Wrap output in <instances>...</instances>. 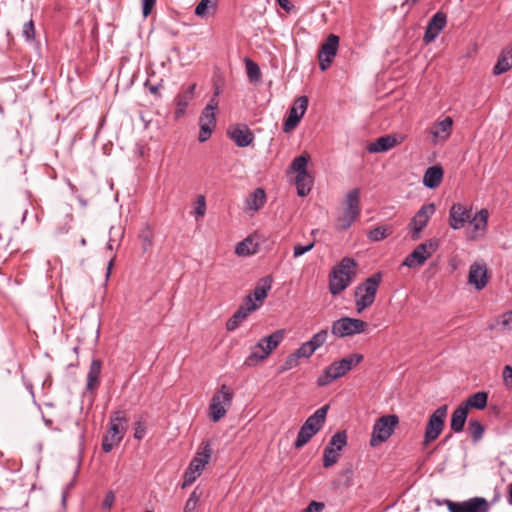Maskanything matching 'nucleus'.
<instances>
[{
  "label": "nucleus",
  "instance_id": "nucleus-1",
  "mask_svg": "<svg viewBox=\"0 0 512 512\" xmlns=\"http://www.w3.org/2000/svg\"><path fill=\"white\" fill-rule=\"evenodd\" d=\"M356 262L350 257H344L334 266L329 276V291L333 296L344 291L356 276Z\"/></svg>",
  "mask_w": 512,
  "mask_h": 512
},
{
  "label": "nucleus",
  "instance_id": "nucleus-2",
  "mask_svg": "<svg viewBox=\"0 0 512 512\" xmlns=\"http://www.w3.org/2000/svg\"><path fill=\"white\" fill-rule=\"evenodd\" d=\"M284 330H276L272 334L261 338L252 348L244 364L252 367L264 361L283 341Z\"/></svg>",
  "mask_w": 512,
  "mask_h": 512
},
{
  "label": "nucleus",
  "instance_id": "nucleus-3",
  "mask_svg": "<svg viewBox=\"0 0 512 512\" xmlns=\"http://www.w3.org/2000/svg\"><path fill=\"white\" fill-rule=\"evenodd\" d=\"M360 212V189L354 188L345 196L342 214L335 221L336 229L339 231L349 229L359 218Z\"/></svg>",
  "mask_w": 512,
  "mask_h": 512
},
{
  "label": "nucleus",
  "instance_id": "nucleus-4",
  "mask_svg": "<svg viewBox=\"0 0 512 512\" xmlns=\"http://www.w3.org/2000/svg\"><path fill=\"white\" fill-rule=\"evenodd\" d=\"M328 410L329 406L324 405L306 419L298 432L296 441L294 442V447L296 449H300L306 445L312 437L322 429L326 421Z\"/></svg>",
  "mask_w": 512,
  "mask_h": 512
},
{
  "label": "nucleus",
  "instance_id": "nucleus-5",
  "mask_svg": "<svg viewBox=\"0 0 512 512\" xmlns=\"http://www.w3.org/2000/svg\"><path fill=\"white\" fill-rule=\"evenodd\" d=\"M381 279V273H375L355 288L354 297L357 313H362L374 303Z\"/></svg>",
  "mask_w": 512,
  "mask_h": 512
},
{
  "label": "nucleus",
  "instance_id": "nucleus-6",
  "mask_svg": "<svg viewBox=\"0 0 512 512\" xmlns=\"http://www.w3.org/2000/svg\"><path fill=\"white\" fill-rule=\"evenodd\" d=\"M128 429V419L123 411L112 413L109 421V430L102 440V449L109 453L123 439Z\"/></svg>",
  "mask_w": 512,
  "mask_h": 512
},
{
  "label": "nucleus",
  "instance_id": "nucleus-7",
  "mask_svg": "<svg viewBox=\"0 0 512 512\" xmlns=\"http://www.w3.org/2000/svg\"><path fill=\"white\" fill-rule=\"evenodd\" d=\"M212 453L213 450L208 441L202 442L200 444L195 456L189 463V466L184 473L182 488H186L196 481V479L202 474L205 466L211 459Z\"/></svg>",
  "mask_w": 512,
  "mask_h": 512
},
{
  "label": "nucleus",
  "instance_id": "nucleus-8",
  "mask_svg": "<svg viewBox=\"0 0 512 512\" xmlns=\"http://www.w3.org/2000/svg\"><path fill=\"white\" fill-rule=\"evenodd\" d=\"M363 360V355L358 353L350 354L340 361L330 364L324 373L317 379L318 386H326L332 381L344 376L353 366L358 365Z\"/></svg>",
  "mask_w": 512,
  "mask_h": 512
},
{
  "label": "nucleus",
  "instance_id": "nucleus-9",
  "mask_svg": "<svg viewBox=\"0 0 512 512\" xmlns=\"http://www.w3.org/2000/svg\"><path fill=\"white\" fill-rule=\"evenodd\" d=\"M219 95V89L217 88L214 92V96L210 99L209 103L202 110L199 117V142L203 143L209 139L212 132L216 127V114L215 111L218 108L217 96Z\"/></svg>",
  "mask_w": 512,
  "mask_h": 512
},
{
  "label": "nucleus",
  "instance_id": "nucleus-10",
  "mask_svg": "<svg viewBox=\"0 0 512 512\" xmlns=\"http://www.w3.org/2000/svg\"><path fill=\"white\" fill-rule=\"evenodd\" d=\"M368 323L357 318L342 317L332 323L331 333L339 338L350 337L364 333Z\"/></svg>",
  "mask_w": 512,
  "mask_h": 512
},
{
  "label": "nucleus",
  "instance_id": "nucleus-11",
  "mask_svg": "<svg viewBox=\"0 0 512 512\" xmlns=\"http://www.w3.org/2000/svg\"><path fill=\"white\" fill-rule=\"evenodd\" d=\"M232 399V391L227 385L223 384L219 391L214 394L209 405V416L213 422H218L225 416Z\"/></svg>",
  "mask_w": 512,
  "mask_h": 512
},
{
  "label": "nucleus",
  "instance_id": "nucleus-12",
  "mask_svg": "<svg viewBox=\"0 0 512 512\" xmlns=\"http://www.w3.org/2000/svg\"><path fill=\"white\" fill-rule=\"evenodd\" d=\"M398 422V417L394 414L380 417L373 426L370 445L375 447L389 439Z\"/></svg>",
  "mask_w": 512,
  "mask_h": 512
},
{
  "label": "nucleus",
  "instance_id": "nucleus-13",
  "mask_svg": "<svg viewBox=\"0 0 512 512\" xmlns=\"http://www.w3.org/2000/svg\"><path fill=\"white\" fill-rule=\"evenodd\" d=\"M447 405H442L438 407L429 417L425 434H424V445H428L429 443L436 440L441 434L445 419L447 416Z\"/></svg>",
  "mask_w": 512,
  "mask_h": 512
},
{
  "label": "nucleus",
  "instance_id": "nucleus-14",
  "mask_svg": "<svg viewBox=\"0 0 512 512\" xmlns=\"http://www.w3.org/2000/svg\"><path fill=\"white\" fill-rule=\"evenodd\" d=\"M437 247L438 243L433 239L419 244L413 252L405 258L403 265L409 268L423 265L425 261L436 251Z\"/></svg>",
  "mask_w": 512,
  "mask_h": 512
},
{
  "label": "nucleus",
  "instance_id": "nucleus-15",
  "mask_svg": "<svg viewBox=\"0 0 512 512\" xmlns=\"http://www.w3.org/2000/svg\"><path fill=\"white\" fill-rule=\"evenodd\" d=\"M436 207L433 203L423 205L411 219L409 227L412 230V239L418 240L421 231L426 227L429 219L435 213Z\"/></svg>",
  "mask_w": 512,
  "mask_h": 512
},
{
  "label": "nucleus",
  "instance_id": "nucleus-16",
  "mask_svg": "<svg viewBox=\"0 0 512 512\" xmlns=\"http://www.w3.org/2000/svg\"><path fill=\"white\" fill-rule=\"evenodd\" d=\"M338 46L339 37L334 34H330L322 44L318 54L319 66L322 71L327 70L331 65L337 54Z\"/></svg>",
  "mask_w": 512,
  "mask_h": 512
},
{
  "label": "nucleus",
  "instance_id": "nucleus-17",
  "mask_svg": "<svg viewBox=\"0 0 512 512\" xmlns=\"http://www.w3.org/2000/svg\"><path fill=\"white\" fill-rule=\"evenodd\" d=\"M259 305L252 301V296H246L243 304L234 312L226 322V329L234 331L248 317L251 312L256 311Z\"/></svg>",
  "mask_w": 512,
  "mask_h": 512
},
{
  "label": "nucleus",
  "instance_id": "nucleus-18",
  "mask_svg": "<svg viewBox=\"0 0 512 512\" xmlns=\"http://www.w3.org/2000/svg\"><path fill=\"white\" fill-rule=\"evenodd\" d=\"M450 512H488L489 503L485 498L475 497L464 502L447 501Z\"/></svg>",
  "mask_w": 512,
  "mask_h": 512
},
{
  "label": "nucleus",
  "instance_id": "nucleus-19",
  "mask_svg": "<svg viewBox=\"0 0 512 512\" xmlns=\"http://www.w3.org/2000/svg\"><path fill=\"white\" fill-rule=\"evenodd\" d=\"M308 107V98L306 96H300L295 101L293 106L289 110V115L284 122L283 130L289 132L293 130L302 117L304 116Z\"/></svg>",
  "mask_w": 512,
  "mask_h": 512
},
{
  "label": "nucleus",
  "instance_id": "nucleus-20",
  "mask_svg": "<svg viewBox=\"0 0 512 512\" xmlns=\"http://www.w3.org/2000/svg\"><path fill=\"white\" fill-rule=\"evenodd\" d=\"M471 218V208L454 203L449 210V225L454 230L462 229Z\"/></svg>",
  "mask_w": 512,
  "mask_h": 512
},
{
  "label": "nucleus",
  "instance_id": "nucleus-21",
  "mask_svg": "<svg viewBox=\"0 0 512 512\" xmlns=\"http://www.w3.org/2000/svg\"><path fill=\"white\" fill-rule=\"evenodd\" d=\"M447 22L446 15L443 12H437L429 20L424 34V42L426 44L433 42L440 32L444 29Z\"/></svg>",
  "mask_w": 512,
  "mask_h": 512
},
{
  "label": "nucleus",
  "instance_id": "nucleus-22",
  "mask_svg": "<svg viewBox=\"0 0 512 512\" xmlns=\"http://www.w3.org/2000/svg\"><path fill=\"white\" fill-rule=\"evenodd\" d=\"M468 282L476 290H482L488 283L487 269L484 264L473 263L470 266Z\"/></svg>",
  "mask_w": 512,
  "mask_h": 512
},
{
  "label": "nucleus",
  "instance_id": "nucleus-23",
  "mask_svg": "<svg viewBox=\"0 0 512 512\" xmlns=\"http://www.w3.org/2000/svg\"><path fill=\"white\" fill-rule=\"evenodd\" d=\"M453 120L446 117L430 127V134L433 143L443 142L448 139L452 131Z\"/></svg>",
  "mask_w": 512,
  "mask_h": 512
},
{
  "label": "nucleus",
  "instance_id": "nucleus-24",
  "mask_svg": "<svg viewBox=\"0 0 512 512\" xmlns=\"http://www.w3.org/2000/svg\"><path fill=\"white\" fill-rule=\"evenodd\" d=\"M228 136L238 147L241 148L249 146L254 140L253 133L246 126L230 129L228 131Z\"/></svg>",
  "mask_w": 512,
  "mask_h": 512
},
{
  "label": "nucleus",
  "instance_id": "nucleus-25",
  "mask_svg": "<svg viewBox=\"0 0 512 512\" xmlns=\"http://www.w3.org/2000/svg\"><path fill=\"white\" fill-rule=\"evenodd\" d=\"M272 287V277L266 276L261 278L254 290L248 295L252 296V301L257 303L259 306L266 299L269 290Z\"/></svg>",
  "mask_w": 512,
  "mask_h": 512
},
{
  "label": "nucleus",
  "instance_id": "nucleus-26",
  "mask_svg": "<svg viewBox=\"0 0 512 512\" xmlns=\"http://www.w3.org/2000/svg\"><path fill=\"white\" fill-rule=\"evenodd\" d=\"M512 68V47L504 48L498 56L497 62L493 67L495 76L504 74Z\"/></svg>",
  "mask_w": 512,
  "mask_h": 512
},
{
  "label": "nucleus",
  "instance_id": "nucleus-27",
  "mask_svg": "<svg viewBox=\"0 0 512 512\" xmlns=\"http://www.w3.org/2000/svg\"><path fill=\"white\" fill-rule=\"evenodd\" d=\"M101 368H102L101 361L98 359H93L90 364L89 371L87 374V383H86L87 391L92 393L98 388V386L100 384L99 378H100Z\"/></svg>",
  "mask_w": 512,
  "mask_h": 512
},
{
  "label": "nucleus",
  "instance_id": "nucleus-28",
  "mask_svg": "<svg viewBox=\"0 0 512 512\" xmlns=\"http://www.w3.org/2000/svg\"><path fill=\"white\" fill-rule=\"evenodd\" d=\"M397 145V140L394 136L386 135L379 137L376 141L367 146L369 153H382L390 150Z\"/></svg>",
  "mask_w": 512,
  "mask_h": 512
},
{
  "label": "nucleus",
  "instance_id": "nucleus-29",
  "mask_svg": "<svg viewBox=\"0 0 512 512\" xmlns=\"http://www.w3.org/2000/svg\"><path fill=\"white\" fill-rule=\"evenodd\" d=\"M443 179V169L442 167L435 165L429 167L423 176V183L427 188L435 189L437 188Z\"/></svg>",
  "mask_w": 512,
  "mask_h": 512
},
{
  "label": "nucleus",
  "instance_id": "nucleus-30",
  "mask_svg": "<svg viewBox=\"0 0 512 512\" xmlns=\"http://www.w3.org/2000/svg\"><path fill=\"white\" fill-rule=\"evenodd\" d=\"M468 415L467 405L462 403L454 410L451 416L450 427L451 429L459 433L463 430Z\"/></svg>",
  "mask_w": 512,
  "mask_h": 512
},
{
  "label": "nucleus",
  "instance_id": "nucleus-31",
  "mask_svg": "<svg viewBox=\"0 0 512 512\" xmlns=\"http://www.w3.org/2000/svg\"><path fill=\"white\" fill-rule=\"evenodd\" d=\"M489 218V212L487 209H481L478 211L474 217H471L469 223L473 226L475 233L484 234L487 229Z\"/></svg>",
  "mask_w": 512,
  "mask_h": 512
},
{
  "label": "nucleus",
  "instance_id": "nucleus-32",
  "mask_svg": "<svg viewBox=\"0 0 512 512\" xmlns=\"http://www.w3.org/2000/svg\"><path fill=\"white\" fill-rule=\"evenodd\" d=\"M266 202V194L262 188L255 189L246 199V206L248 209L258 211Z\"/></svg>",
  "mask_w": 512,
  "mask_h": 512
},
{
  "label": "nucleus",
  "instance_id": "nucleus-33",
  "mask_svg": "<svg viewBox=\"0 0 512 512\" xmlns=\"http://www.w3.org/2000/svg\"><path fill=\"white\" fill-rule=\"evenodd\" d=\"M195 88L196 85L192 84L184 93L177 96V110L175 112L177 117L184 113L186 107L193 98Z\"/></svg>",
  "mask_w": 512,
  "mask_h": 512
},
{
  "label": "nucleus",
  "instance_id": "nucleus-34",
  "mask_svg": "<svg viewBox=\"0 0 512 512\" xmlns=\"http://www.w3.org/2000/svg\"><path fill=\"white\" fill-rule=\"evenodd\" d=\"M257 250H258V244L255 243L252 238L248 237L237 244L235 253L238 256H248V255L255 254L257 252Z\"/></svg>",
  "mask_w": 512,
  "mask_h": 512
},
{
  "label": "nucleus",
  "instance_id": "nucleus-35",
  "mask_svg": "<svg viewBox=\"0 0 512 512\" xmlns=\"http://www.w3.org/2000/svg\"><path fill=\"white\" fill-rule=\"evenodd\" d=\"M295 183L297 186V194L300 197L306 196L312 187V178L308 173H304V176L301 177V174L296 175Z\"/></svg>",
  "mask_w": 512,
  "mask_h": 512
},
{
  "label": "nucleus",
  "instance_id": "nucleus-36",
  "mask_svg": "<svg viewBox=\"0 0 512 512\" xmlns=\"http://www.w3.org/2000/svg\"><path fill=\"white\" fill-rule=\"evenodd\" d=\"M487 399H488V395L486 392H477V393L471 395L462 404L467 405V409H469V407L476 408V409H484L487 405Z\"/></svg>",
  "mask_w": 512,
  "mask_h": 512
},
{
  "label": "nucleus",
  "instance_id": "nucleus-37",
  "mask_svg": "<svg viewBox=\"0 0 512 512\" xmlns=\"http://www.w3.org/2000/svg\"><path fill=\"white\" fill-rule=\"evenodd\" d=\"M139 239L141 241L142 249L147 252L153 245V231L151 227L146 224L139 233Z\"/></svg>",
  "mask_w": 512,
  "mask_h": 512
},
{
  "label": "nucleus",
  "instance_id": "nucleus-38",
  "mask_svg": "<svg viewBox=\"0 0 512 512\" xmlns=\"http://www.w3.org/2000/svg\"><path fill=\"white\" fill-rule=\"evenodd\" d=\"M339 457H340V452L333 449V447H331L330 445H327L324 448V452H323V466L325 468H329V467L333 466L334 464H336L338 462Z\"/></svg>",
  "mask_w": 512,
  "mask_h": 512
},
{
  "label": "nucleus",
  "instance_id": "nucleus-39",
  "mask_svg": "<svg viewBox=\"0 0 512 512\" xmlns=\"http://www.w3.org/2000/svg\"><path fill=\"white\" fill-rule=\"evenodd\" d=\"M392 233V229L389 226H378L370 230L367 234L369 240L373 242L381 241L388 237Z\"/></svg>",
  "mask_w": 512,
  "mask_h": 512
},
{
  "label": "nucleus",
  "instance_id": "nucleus-40",
  "mask_svg": "<svg viewBox=\"0 0 512 512\" xmlns=\"http://www.w3.org/2000/svg\"><path fill=\"white\" fill-rule=\"evenodd\" d=\"M216 3L213 0H201L195 8V15L200 18H207L209 11H215Z\"/></svg>",
  "mask_w": 512,
  "mask_h": 512
},
{
  "label": "nucleus",
  "instance_id": "nucleus-41",
  "mask_svg": "<svg viewBox=\"0 0 512 512\" xmlns=\"http://www.w3.org/2000/svg\"><path fill=\"white\" fill-rule=\"evenodd\" d=\"M309 156L307 154H302L292 161L291 169L295 171L297 174H301V177L304 176V173L307 172V164H308Z\"/></svg>",
  "mask_w": 512,
  "mask_h": 512
},
{
  "label": "nucleus",
  "instance_id": "nucleus-42",
  "mask_svg": "<svg viewBox=\"0 0 512 512\" xmlns=\"http://www.w3.org/2000/svg\"><path fill=\"white\" fill-rule=\"evenodd\" d=\"M246 72L247 77L251 82H258L261 79V71L257 63L250 60L249 58L245 59Z\"/></svg>",
  "mask_w": 512,
  "mask_h": 512
},
{
  "label": "nucleus",
  "instance_id": "nucleus-43",
  "mask_svg": "<svg viewBox=\"0 0 512 512\" xmlns=\"http://www.w3.org/2000/svg\"><path fill=\"white\" fill-rule=\"evenodd\" d=\"M328 445L333 447V449L337 450L338 452H341V450L347 445V434L345 431H339L335 433Z\"/></svg>",
  "mask_w": 512,
  "mask_h": 512
},
{
  "label": "nucleus",
  "instance_id": "nucleus-44",
  "mask_svg": "<svg viewBox=\"0 0 512 512\" xmlns=\"http://www.w3.org/2000/svg\"><path fill=\"white\" fill-rule=\"evenodd\" d=\"M468 432L475 442L479 441L484 434V427L478 420H470Z\"/></svg>",
  "mask_w": 512,
  "mask_h": 512
},
{
  "label": "nucleus",
  "instance_id": "nucleus-45",
  "mask_svg": "<svg viewBox=\"0 0 512 512\" xmlns=\"http://www.w3.org/2000/svg\"><path fill=\"white\" fill-rule=\"evenodd\" d=\"M328 332L325 329L320 330L316 334L313 335V337L308 341L312 347L317 350L319 347H321L327 340Z\"/></svg>",
  "mask_w": 512,
  "mask_h": 512
},
{
  "label": "nucleus",
  "instance_id": "nucleus-46",
  "mask_svg": "<svg viewBox=\"0 0 512 512\" xmlns=\"http://www.w3.org/2000/svg\"><path fill=\"white\" fill-rule=\"evenodd\" d=\"M315 351L316 350L312 347V345L306 341L295 351V353L299 358H309L314 354Z\"/></svg>",
  "mask_w": 512,
  "mask_h": 512
},
{
  "label": "nucleus",
  "instance_id": "nucleus-47",
  "mask_svg": "<svg viewBox=\"0 0 512 512\" xmlns=\"http://www.w3.org/2000/svg\"><path fill=\"white\" fill-rule=\"evenodd\" d=\"M299 357L296 353L290 354L284 361V364L281 367V372L293 369L299 365Z\"/></svg>",
  "mask_w": 512,
  "mask_h": 512
},
{
  "label": "nucleus",
  "instance_id": "nucleus-48",
  "mask_svg": "<svg viewBox=\"0 0 512 512\" xmlns=\"http://www.w3.org/2000/svg\"><path fill=\"white\" fill-rule=\"evenodd\" d=\"M205 212H206L205 197L203 195H199L197 197V201H196V205H195L193 213L196 216V218H199V217H203L205 215Z\"/></svg>",
  "mask_w": 512,
  "mask_h": 512
},
{
  "label": "nucleus",
  "instance_id": "nucleus-49",
  "mask_svg": "<svg viewBox=\"0 0 512 512\" xmlns=\"http://www.w3.org/2000/svg\"><path fill=\"white\" fill-rule=\"evenodd\" d=\"M22 35L26 40L31 41L35 35L34 23L32 20H29L23 25Z\"/></svg>",
  "mask_w": 512,
  "mask_h": 512
},
{
  "label": "nucleus",
  "instance_id": "nucleus-50",
  "mask_svg": "<svg viewBox=\"0 0 512 512\" xmlns=\"http://www.w3.org/2000/svg\"><path fill=\"white\" fill-rule=\"evenodd\" d=\"M313 247H314L313 242L309 243L307 245L296 244L293 249V256L295 258L300 257L303 254H305L306 252L311 251L313 249Z\"/></svg>",
  "mask_w": 512,
  "mask_h": 512
},
{
  "label": "nucleus",
  "instance_id": "nucleus-51",
  "mask_svg": "<svg viewBox=\"0 0 512 512\" xmlns=\"http://www.w3.org/2000/svg\"><path fill=\"white\" fill-rule=\"evenodd\" d=\"M142 2V14L144 17L149 16L156 4V0H141Z\"/></svg>",
  "mask_w": 512,
  "mask_h": 512
},
{
  "label": "nucleus",
  "instance_id": "nucleus-52",
  "mask_svg": "<svg viewBox=\"0 0 512 512\" xmlns=\"http://www.w3.org/2000/svg\"><path fill=\"white\" fill-rule=\"evenodd\" d=\"M503 380L508 388L512 389V367L506 365L503 369Z\"/></svg>",
  "mask_w": 512,
  "mask_h": 512
},
{
  "label": "nucleus",
  "instance_id": "nucleus-53",
  "mask_svg": "<svg viewBox=\"0 0 512 512\" xmlns=\"http://www.w3.org/2000/svg\"><path fill=\"white\" fill-rule=\"evenodd\" d=\"M501 325L505 329H512V310L502 315Z\"/></svg>",
  "mask_w": 512,
  "mask_h": 512
},
{
  "label": "nucleus",
  "instance_id": "nucleus-54",
  "mask_svg": "<svg viewBox=\"0 0 512 512\" xmlns=\"http://www.w3.org/2000/svg\"><path fill=\"white\" fill-rule=\"evenodd\" d=\"M323 508V503L312 501L303 512H321Z\"/></svg>",
  "mask_w": 512,
  "mask_h": 512
},
{
  "label": "nucleus",
  "instance_id": "nucleus-55",
  "mask_svg": "<svg viewBox=\"0 0 512 512\" xmlns=\"http://www.w3.org/2000/svg\"><path fill=\"white\" fill-rule=\"evenodd\" d=\"M115 501V495L112 491H109L106 493L104 501H103V508L110 509Z\"/></svg>",
  "mask_w": 512,
  "mask_h": 512
},
{
  "label": "nucleus",
  "instance_id": "nucleus-56",
  "mask_svg": "<svg viewBox=\"0 0 512 512\" xmlns=\"http://www.w3.org/2000/svg\"><path fill=\"white\" fill-rule=\"evenodd\" d=\"M341 476L345 478V484L349 485L351 483L352 477H353V470H352V468L348 467V468L344 469L341 472Z\"/></svg>",
  "mask_w": 512,
  "mask_h": 512
},
{
  "label": "nucleus",
  "instance_id": "nucleus-57",
  "mask_svg": "<svg viewBox=\"0 0 512 512\" xmlns=\"http://www.w3.org/2000/svg\"><path fill=\"white\" fill-rule=\"evenodd\" d=\"M145 435V428L141 425V423H137L135 427L134 437L138 440H141Z\"/></svg>",
  "mask_w": 512,
  "mask_h": 512
},
{
  "label": "nucleus",
  "instance_id": "nucleus-58",
  "mask_svg": "<svg viewBox=\"0 0 512 512\" xmlns=\"http://www.w3.org/2000/svg\"><path fill=\"white\" fill-rule=\"evenodd\" d=\"M276 2L282 9H284L287 12H289L293 8V5L289 0H276Z\"/></svg>",
  "mask_w": 512,
  "mask_h": 512
},
{
  "label": "nucleus",
  "instance_id": "nucleus-59",
  "mask_svg": "<svg viewBox=\"0 0 512 512\" xmlns=\"http://www.w3.org/2000/svg\"><path fill=\"white\" fill-rule=\"evenodd\" d=\"M196 506H197V504L195 502L187 500L185 507H184V512H193L195 510Z\"/></svg>",
  "mask_w": 512,
  "mask_h": 512
},
{
  "label": "nucleus",
  "instance_id": "nucleus-60",
  "mask_svg": "<svg viewBox=\"0 0 512 512\" xmlns=\"http://www.w3.org/2000/svg\"><path fill=\"white\" fill-rule=\"evenodd\" d=\"M188 500H189V501H192V502H195L196 504H198V502H199V495L197 494L196 490H194V491L190 494V496H189Z\"/></svg>",
  "mask_w": 512,
  "mask_h": 512
},
{
  "label": "nucleus",
  "instance_id": "nucleus-61",
  "mask_svg": "<svg viewBox=\"0 0 512 512\" xmlns=\"http://www.w3.org/2000/svg\"><path fill=\"white\" fill-rule=\"evenodd\" d=\"M112 266H113V260H110L109 263H108V266H107L106 278L109 277L111 269H112Z\"/></svg>",
  "mask_w": 512,
  "mask_h": 512
},
{
  "label": "nucleus",
  "instance_id": "nucleus-62",
  "mask_svg": "<svg viewBox=\"0 0 512 512\" xmlns=\"http://www.w3.org/2000/svg\"><path fill=\"white\" fill-rule=\"evenodd\" d=\"M509 503L512 505V483L509 486Z\"/></svg>",
  "mask_w": 512,
  "mask_h": 512
},
{
  "label": "nucleus",
  "instance_id": "nucleus-63",
  "mask_svg": "<svg viewBox=\"0 0 512 512\" xmlns=\"http://www.w3.org/2000/svg\"><path fill=\"white\" fill-rule=\"evenodd\" d=\"M44 422H45L46 426H48V427L52 426V420L51 419H45L44 418Z\"/></svg>",
  "mask_w": 512,
  "mask_h": 512
},
{
  "label": "nucleus",
  "instance_id": "nucleus-64",
  "mask_svg": "<svg viewBox=\"0 0 512 512\" xmlns=\"http://www.w3.org/2000/svg\"><path fill=\"white\" fill-rule=\"evenodd\" d=\"M80 244H81L82 246H85V245H86V240H85V238H81V240H80Z\"/></svg>",
  "mask_w": 512,
  "mask_h": 512
}]
</instances>
